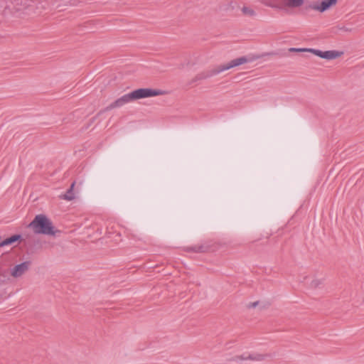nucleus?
I'll return each instance as SVG.
<instances>
[{"label": "nucleus", "instance_id": "1", "mask_svg": "<svg viewBox=\"0 0 364 364\" xmlns=\"http://www.w3.org/2000/svg\"><path fill=\"white\" fill-rule=\"evenodd\" d=\"M28 226L36 234L54 236L59 232L50 219L43 214L37 215Z\"/></svg>", "mask_w": 364, "mask_h": 364}, {"label": "nucleus", "instance_id": "2", "mask_svg": "<svg viewBox=\"0 0 364 364\" xmlns=\"http://www.w3.org/2000/svg\"><path fill=\"white\" fill-rule=\"evenodd\" d=\"M268 357V355L261 352H250L245 351L239 353L235 355L230 356L227 358V361L230 363H242L245 362H262L264 361Z\"/></svg>", "mask_w": 364, "mask_h": 364}, {"label": "nucleus", "instance_id": "3", "mask_svg": "<svg viewBox=\"0 0 364 364\" xmlns=\"http://www.w3.org/2000/svg\"><path fill=\"white\" fill-rule=\"evenodd\" d=\"M338 0H316L309 6V9L319 14L329 11L336 7Z\"/></svg>", "mask_w": 364, "mask_h": 364}, {"label": "nucleus", "instance_id": "4", "mask_svg": "<svg viewBox=\"0 0 364 364\" xmlns=\"http://www.w3.org/2000/svg\"><path fill=\"white\" fill-rule=\"evenodd\" d=\"M133 100H139L145 98L154 97L159 95H163L165 92L152 88H139L131 92Z\"/></svg>", "mask_w": 364, "mask_h": 364}, {"label": "nucleus", "instance_id": "5", "mask_svg": "<svg viewBox=\"0 0 364 364\" xmlns=\"http://www.w3.org/2000/svg\"><path fill=\"white\" fill-rule=\"evenodd\" d=\"M312 54L326 60H333L343 57L344 52L339 50H329L323 51L313 48Z\"/></svg>", "mask_w": 364, "mask_h": 364}, {"label": "nucleus", "instance_id": "6", "mask_svg": "<svg viewBox=\"0 0 364 364\" xmlns=\"http://www.w3.org/2000/svg\"><path fill=\"white\" fill-rule=\"evenodd\" d=\"M30 263L24 262L21 264L15 265L10 272L11 276L14 278H19L23 276L28 269Z\"/></svg>", "mask_w": 364, "mask_h": 364}, {"label": "nucleus", "instance_id": "7", "mask_svg": "<svg viewBox=\"0 0 364 364\" xmlns=\"http://www.w3.org/2000/svg\"><path fill=\"white\" fill-rule=\"evenodd\" d=\"M282 9L285 11H289L300 9L305 4V0H281Z\"/></svg>", "mask_w": 364, "mask_h": 364}, {"label": "nucleus", "instance_id": "8", "mask_svg": "<svg viewBox=\"0 0 364 364\" xmlns=\"http://www.w3.org/2000/svg\"><path fill=\"white\" fill-rule=\"evenodd\" d=\"M247 62V59L245 57H241L236 59H233L230 62H228L220 67V71H225L230 68L239 66L245 64Z\"/></svg>", "mask_w": 364, "mask_h": 364}, {"label": "nucleus", "instance_id": "9", "mask_svg": "<svg viewBox=\"0 0 364 364\" xmlns=\"http://www.w3.org/2000/svg\"><path fill=\"white\" fill-rule=\"evenodd\" d=\"M133 98L131 92L124 95L121 97L116 100L113 103L111 104V108H118L124 106L126 104L133 102Z\"/></svg>", "mask_w": 364, "mask_h": 364}, {"label": "nucleus", "instance_id": "10", "mask_svg": "<svg viewBox=\"0 0 364 364\" xmlns=\"http://www.w3.org/2000/svg\"><path fill=\"white\" fill-rule=\"evenodd\" d=\"M308 286L312 289L322 288L323 286V280L321 278L316 277H311L308 281Z\"/></svg>", "mask_w": 364, "mask_h": 364}, {"label": "nucleus", "instance_id": "11", "mask_svg": "<svg viewBox=\"0 0 364 364\" xmlns=\"http://www.w3.org/2000/svg\"><path fill=\"white\" fill-rule=\"evenodd\" d=\"M241 11L244 16L248 17H254L256 16L255 10L251 6H244L242 7Z\"/></svg>", "mask_w": 364, "mask_h": 364}, {"label": "nucleus", "instance_id": "12", "mask_svg": "<svg viewBox=\"0 0 364 364\" xmlns=\"http://www.w3.org/2000/svg\"><path fill=\"white\" fill-rule=\"evenodd\" d=\"M21 235H12L11 237L4 240V241H2L0 244V246H6V245H11L18 240H19L21 239Z\"/></svg>", "mask_w": 364, "mask_h": 364}, {"label": "nucleus", "instance_id": "13", "mask_svg": "<svg viewBox=\"0 0 364 364\" xmlns=\"http://www.w3.org/2000/svg\"><path fill=\"white\" fill-rule=\"evenodd\" d=\"M74 186H75V184L73 183L71 185L70 188L68 191V192L66 193H65L64 195L61 196L60 198L64 199V200H73L75 198V194L73 192V189L74 188Z\"/></svg>", "mask_w": 364, "mask_h": 364}, {"label": "nucleus", "instance_id": "14", "mask_svg": "<svg viewBox=\"0 0 364 364\" xmlns=\"http://www.w3.org/2000/svg\"><path fill=\"white\" fill-rule=\"evenodd\" d=\"M289 51L291 52H296V53H313V48H291L289 49Z\"/></svg>", "mask_w": 364, "mask_h": 364}, {"label": "nucleus", "instance_id": "15", "mask_svg": "<svg viewBox=\"0 0 364 364\" xmlns=\"http://www.w3.org/2000/svg\"><path fill=\"white\" fill-rule=\"evenodd\" d=\"M260 306L259 301H250L246 304V308L248 309H252L257 308Z\"/></svg>", "mask_w": 364, "mask_h": 364}, {"label": "nucleus", "instance_id": "16", "mask_svg": "<svg viewBox=\"0 0 364 364\" xmlns=\"http://www.w3.org/2000/svg\"><path fill=\"white\" fill-rule=\"evenodd\" d=\"M264 4L266 6H269V7H271V8H274V6L272 4L269 3V2H264Z\"/></svg>", "mask_w": 364, "mask_h": 364}, {"label": "nucleus", "instance_id": "17", "mask_svg": "<svg viewBox=\"0 0 364 364\" xmlns=\"http://www.w3.org/2000/svg\"><path fill=\"white\" fill-rule=\"evenodd\" d=\"M341 29H343L345 31H350V29H348V28H342Z\"/></svg>", "mask_w": 364, "mask_h": 364}]
</instances>
